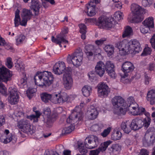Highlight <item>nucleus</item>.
Wrapping results in <instances>:
<instances>
[{"instance_id": "nucleus-50", "label": "nucleus", "mask_w": 155, "mask_h": 155, "mask_svg": "<svg viewBox=\"0 0 155 155\" xmlns=\"http://www.w3.org/2000/svg\"><path fill=\"white\" fill-rule=\"evenodd\" d=\"M26 80L25 78H21L18 81V84L19 87L21 88L25 87L26 85Z\"/></svg>"}, {"instance_id": "nucleus-43", "label": "nucleus", "mask_w": 155, "mask_h": 155, "mask_svg": "<svg viewBox=\"0 0 155 155\" xmlns=\"http://www.w3.org/2000/svg\"><path fill=\"white\" fill-rule=\"evenodd\" d=\"M53 68H70L68 67L66 68V65L64 62L62 61H59L54 65Z\"/></svg>"}, {"instance_id": "nucleus-6", "label": "nucleus", "mask_w": 155, "mask_h": 155, "mask_svg": "<svg viewBox=\"0 0 155 155\" xmlns=\"http://www.w3.org/2000/svg\"><path fill=\"white\" fill-rule=\"evenodd\" d=\"M16 127L27 134H32L35 132L33 126L28 120L25 119L17 120Z\"/></svg>"}, {"instance_id": "nucleus-2", "label": "nucleus", "mask_w": 155, "mask_h": 155, "mask_svg": "<svg viewBox=\"0 0 155 155\" xmlns=\"http://www.w3.org/2000/svg\"><path fill=\"white\" fill-rule=\"evenodd\" d=\"M84 105V103H81L80 105V107L79 106H77L74 109L73 111L67 119V124L63 129L62 134H69L74 130L75 122L82 119V113L81 109Z\"/></svg>"}, {"instance_id": "nucleus-63", "label": "nucleus", "mask_w": 155, "mask_h": 155, "mask_svg": "<svg viewBox=\"0 0 155 155\" xmlns=\"http://www.w3.org/2000/svg\"><path fill=\"white\" fill-rule=\"evenodd\" d=\"M44 155H57V154L51 150H48L45 151Z\"/></svg>"}, {"instance_id": "nucleus-7", "label": "nucleus", "mask_w": 155, "mask_h": 155, "mask_svg": "<svg viewBox=\"0 0 155 155\" xmlns=\"http://www.w3.org/2000/svg\"><path fill=\"white\" fill-rule=\"evenodd\" d=\"M59 92H54L52 94L46 92L40 94L41 100L45 103H47L50 101L52 103L55 104H59V102L58 101L59 99Z\"/></svg>"}, {"instance_id": "nucleus-53", "label": "nucleus", "mask_w": 155, "mask_h": 155, "mask_svg": "<svg viewBox=\"0 0 155 155\" xmlns=\"http://www.w3.org/2000/svg\"><path fill=\"white\" fill-rule=\"evenodd\" d=\"M151 50L150 48L149 47H146L144 48L143 53L141 54V55L146 56L147 55L150 54Z\"/></svg>"}, {"instance_id": "nucleus-49", "label": "nucleus", "mask_w": 155, "mask_h": 155, "mask_svg": "<svg viewBox=\"0 0 155 155\" xmlns=\"http://www.w3.org/2000/svg\"><path fill=\"white\" fill-rule=\"evenodd\" d=\"M103 127V125L101 124H95L91 127V129L94 131H96L100 130Z\"/></svg>"}, {"instance_id": "nucleus-39", "label": "nucleus", "mask_w": 155, "mask_h": 155, "mask_svg": "<svg viewBox=\"0 0 155 155\" xmlns=\"http://www.w3.org/2000/svg\"><path fill=\"white\" fill-rule=\"evenodd\" d=\"M37 89L35 88H29L26 91V94L28 98L30 99L35 94Z\"/></svg>"}, {"instance_id": "nucleus-47", "label": "nucleus", "mask_w": 155, "mask_h": 155, "mask_svg": "<svg viewBox=\"0 0 155 155\" xmlns=\"http://www.w3.org/2000/svg\"><path fill=\"white\" fill-rule=\"evenodd\" d=\"M153 0H142V4L144 7H150L153 2Z\"/></svg>"}, {"instance_id": "nucleus-1", "label": "nucleus", "mask_w": 155, "mask_h": 155, "mask_svg": "<svg viewBox=\"0 0 155 155\" xmlns=\"http://www.w3.org/2000/svg\"><path fill=\"white\" fill-rule=\"evenodd\" d=\"M114 108V114L118 115H124L132 106H134L137 104L134 101V98L130 97L125 102L124 99L120 96H116L111 100Z\"/></svg>"}, {"instance_id": "nucleus-9", "label": "nucleus", "mask_w": 155, "mask_h": 155, "mask_svg": "<svg viewBox=\"0 0 155 155\" xmlns=\"http://www.w3.org/2000/svg\"><path fill=\"white\" fill-rule=\"evenodd\" d=\"M9 95L8 97L9 103L12 105L15 104L19 101V96L17 90L14 87H11L8 89Z\"/></svg>"}, {"instance_id": "nucleus-24", "label": "nucleus", "mask_w": 155, "mask_h": 155, "mask_svg": "<svg viewBox=\"0 0 155 155\" xmlns=\"http://www.w3.org/2000/svg\"><path fill=\"white\" fill-rule=\"evenodd\" d=\"M147 100L150 105L155 104V90L151 89L148 91L146 97Z\"/></svg>"}, {"instance_id": "nucleus-48", "label": "nucleus", "mask_w": 155, "mask_h": 155, "mask_svg": "<svg viewBox=\"0 0 155 155\" xmlns=\"http://www.w3.org/2000/svg\"><path fill=\"white\" fill-rule=\"evenodd\" d=\"M150 28L145 25L144 24L141 25L140 27V30L141 32L145 34L148 33L150 30Z\"/></svg>"}, {"instance_id": "nucleus-13", "label": "nucleus", "mask_w": 155, "mask_h": 155, "mask_svg": "<svg viewBox=\"0 0 155 155\" xmlns=\"http://www.w3.org/2000/svg\"><path fill=\"white\" fill-rule=\"evenodd\" d=\"M97 93L99 97L103 98L107 97L110 92L108 86L104 83H100L98 85Z\"/></svg>"}, {"instance_id": "nucleus-42", "label": "nucleus", "mask_w": 155, "mask_h": 155, "mask_svg": "<svg viewBox=\"0 0 155 155\" xmlns=\"http://www.w3.org/2000/svg\"><path fill=\"white\" fill-rule=\"evenodd\" d=\"M0 94L5 96L7 95V89L5 86L0 82Z\"/></svg>"}, {"instance_id": "nucleus-46", "label": "nucleus", "mask_w": 155, "mask_h": 155, "mask_svg": "<svg viewBox=\"0 0 155 155\" xmlns=\"http://www.w3.org/2000/svg\"><path fill=\"white\" fill-rule=\"evenodd\" d=\"M123 13L120 11L116 12L114 14L115 20L119 21L123 19Z\"/></svg>"}, {"instance_id": "nucleus-15", "label": "nucleus", "mask_w": 155, "mask_h": 155, "mask_svg": "<svg viewBox=\"0 0 155 155\" xmlns=\"http://www.w3.org/2000/svg\"><path fill=\"white\" fill-rule=\"evenodd\" d=\"M100 28L108 29L112 28L113 25L112 22L108 18L104 16L100 17L97 24Z\"/></svg>"}, {"instance_id": "nucleus-37", "label": "nucleus", "mask_w": 155, "mask_h": 155, "mask_svg": "<svg viewBox=\"0 0 155 155\" xmlns=\"http://www.w3.org/2000/svg\"><path fill=\"white\" fill-rule=\"evenodd\" d=\"M104 49L107 53L109 57L112 55L114 53V48L112 46L109 45H106L104 47Z\"/></svg>"}, {"instance_id": "nucleus-51", "label": "nucleus", "mask_w": 155, "mask_h": 155, "mask_svg": "<svg viewBox=\"0 0 155 155\" xmlns=\"http://www.w3.org/2000/svg\"><path fill=\"white\" fill-rule=\"evenodd\" d=\"M122 68H134V67L131 62L126 61L122 64Z\"/></svg>"}, {"instance_id": "nucleus-28", "label": "nucleus", "mask_w": 155, "mask_h": 155, "mask_svg": "<svg viewBox=\"0 0 155 155\" xmlns=\"http://www.w3.org/2000/svg\"><path fill=\"white\" fill-rule=\"evenodd\" d=\"M143 24L149 27L150 28L154 27L153 19L152 17H149L142 22Z\"/></svg>"}, {"instance_id": "nucleus-3", "label": "nucleus", "mask_w": 155, "mask_h": 155, "mask_svg": "<svg viewBox=\"0 0 155 155\" xmlns=\"http://www.w3.org/2000/svg\"><path fill=\"white\" fill-rule=\"evenodd\" d=\"M54 79L52 73L46 71L37 72L34 77L35 85L41 88L50 85L53 82Z\"/></svg>"}, {"instance_id": "nucleus-59", "label": "nucleus", "mask_w": 155, "mask_h": 155, "mask_svg": "<svg viewBox=\"0 0 155 155\" xmlns=\"http://www.w3.org/2000/svg\"><path fill=\"white\" fill-rule=\"evenodd\" d=\"M22 18V20L20 21V22H19L20 25L23 26H25L27 24V21L29 20L24 17Z\"/></svg>"}, {"instance_id": "nucleus-14", "label": "nucleus", "mask_w": 155, "mask_h": 155, "mask_svg": "<svg viewBox=\"0 0 155 155\" xmlns=\"http://www.w3.org/2000/svg\"><path fill=\"white\" fill-rule=\"evenodd\" d=\"M12 75L8 68H0V81L7 83L11 80Z\"/></svg>"}, {"instance_id": "nucleus-23", "label": "nucleus", "mask_w": 155, "mask_h": 155, "mask_svg": "<svg viewBox=\"0 0 155 155\" xmlns=\"http://www.w3.org/2000/svg\"><path fill=\"white\" fill-rule=\"evenodd\" d=\"M41 5L38 0H32L30 8L35 12V15H38Z\"/></svg>"}, {"instance_id": "nucleus-31", "label": "nucleus", "mask_w": 155, "mask_h": 155, "mask_svg": "<svg viewBox=\"0 0 155 155\" xmlns=\"http://www.w3.org/2000/svg\"><path fill=\"white\" fill-rule=\"evenodd\" d=\"M135 105L133 106L132 105V107L128 109L127 111L128 113L130 114L133 115H138L139 114L138 113V105L137 104H135Z\"/></svg>"}, {"instance_id": "nucleus-52", "label": "nucleus", "mask_w": 155, "mask_h": 155, "mask_svg": "<svg viewBox=\"0 0 155 155\" xmlns=\"http://www.w3.org/2000/svg\"><path fill=\"white\" fill-rule=\"evenodd\" d=\"M151 119L150 118H145L143 120V126L146 128H147L150 125L151 122Z\"/></svg>"}, {"instance_id": "nucleus-61", "label": "nucleus", "mask_w": 155, "mask_h": 155, "mask_svg": "<svg viewBox=\"0 0 155 155\" xmlns=\"http://www.w3.org/2000/svg\"><path fill=\"white\" fill-rule=\"evenodd\" d=\"M102 67H105V65L102 61H99L97 62L95 68H102Z\"/></svg>"}, {"instance_id": "nucleus-40", "label": "nucleus", "mask_w": 155, "mask_h": 155, "mask_svg": "<svg viewBox=\"0 0 155 155\" xmlns=\"http://www.w3.org/2000/svg\"><path fill=\"white\" fill-rule=\"evenodd\" d=\"M110 149L113 153L116 152L118 153L121 150V147L118 144H113Z\"/></svg>"}, {"instance_id": "nucleus-33", "label": "nucleus", "mask_w": 155, "mask_h": 155, "mask_svg": "<svg viewBox=\"0 0 155 155\" xmlns=\"http://www.w3.org/2000/svg\"><path fill=\"white\" fill-rule=\"evenodd\" d=\"M112 143V141L110 140L102 143L98 148L100 151L103 152L105 151L109 145Z\"/></svg>"}, {"instance_id": "nucleus-11", "label": "nucleus", "mask_w": 155, "mask_h": 155, "mask_svg": "<svg viewBox=\"0 0 155 155\" xmlns=\"http://www.w3.org/2000/svg\"><path fill=\"white\" fill-rule=\"evenodd\" d=\"M59 99L57 100L59 102V104H62L64 103L67 102H71L74 100L76 97L75 94H72L69 95L64 92H59Z\"/></svg>"}, {"instance_id": "nucleus-34", "label": "nucleus", "mask_w": 155, "mask_h": 155, "mask_svg": "<svg viewBox=\"0 0 155 155\" xmlns=\"http://www.w3.org/2000/svg\"><path fill=\"white\" fill-rule=\"evenodd\" d=\"M20 11L17 9L15 13V18L14 19V24L15 27H18L20 25L19 22L21 19L19 15Z\"/></svg>"}, {"instance_id": "nucleus-29", "label": "nucleus", "mask_w": 155, "mask_h": 155, "mask_svg": "<svg viewBox=\"0 0 155 155\" xmlns=\"http://www.w3.org/2000/svg\"><path fill=\"white\" fill-rule=\"evenodd\" d=\"M33 14L30 10L24 8L22 10L21 17H24L30 20L32 17Z\"/></svg>"}, {"instance_id": "nucleus-45", "label": "nucleus", "mask_w": 155, "mask_h": 155, "mask_svg": "<svg viewBox=\"0 0 155 155\" xmlns=\"http://www.w3.org/2000/svg\"><path fill=\"white\" fill-rule=\"evenodd\" d=\"M106 71L107 72L108 74L111 78H115L116 74L114 68H107Z\"/></svg>"}, {"instance_id": "nucleus-38", "label": "nucleus", "mask_w": 155, "mask_h": 155, "mask_svg": "<svg viewBox=\"0 0 155 155\" xmlns=\"http://www.w3.org/2000/svg\"><path fill=\"white\" fill-rule=\"evenodd\" d=\"M133 30L129 26H127L122 35V37L124 38L130 36L132 34Z\"/></svg>"}, {"instance_id": "nucleus-36", "label": "nucleus", "mask_w": 155, "mask_h": 155, "mask_svg": "<svg viewBox=\"0 0 155 155\" xmlns=\"http://www.w3.org/2000/svg\"><path fill=\"white\" fill-rule=\"evenodd\" d=\"M122 134L119 130H114V133L112 134L111 138L114 140H119L121 138Z\"/></svg>"}, {"instance_id": "nucleus-54", "label": "nucleus", "mask_w": 155, "mask_h": 155, "mask_svg": "<svg viewBox=\"0 0 155 155\" xmlns=\"http://www.w3.org/2000/svg\"><path fill=\"white\" fill-rule=\"evenodd\" d=\"M5 64L8 68H12L13 67V63L12 62V59L11 58H7Z\"/></svg>"}, {"instance_id": "nucleus-32", "label": "nucleus", "mask_w": 155, "mask_h": 155, "mask_svg": "<svg viewBox=\"0 0 155 155\" xmlns=\"http://www.w3.org/2000/svg\"><path fill=\"white\" fill-rule=\"evenodd\" d=\"M91 87L88 85L84 86L82 89V91L84 96L85 97L89 96L92 92Z\"/></svg>"}, {"instance_id": "nucleus-5", "label": "nucleus", "mask_w": 155, "mask_h": 155, "mask_svg": "<svg viewBox=\"0 0 155 155\" xmlns=\"http://www.w3.org/2000/svg\"><path fill=\"white\" fill-rule=\"evenodd\" d=\"M83 53L81 48L77 50L71 55H69L67 58V62L72 63L76 67H78L82 64Z\"/></svg>"}, {"instance_id": "nucleus-41", "label": "nucleus", "mask_w": 155, "mask_h": 155, "mask_svg": "<svg viewBox=\"0 0 155 155\" xmlns=\"http://www.w3.org/2000/svg\"><path fill=\"white\" fill-rule=\"evenodd\" d=\"M70 68H53V72L56 74L60 75L63 73H65L66 70Z\"/></svg>"}, {"instance_id": "nucleus-19", "label": "nucleus", "mask_w": 155, "mask_h": 155, "mask_svg": "<svg viewBox=\"0 0 155 155\" xmlns=\"http://www.w3.org/2000/svg\"><path fill=\"white\" fill-rule=\"evenodd\" d=\"M51 40L52 42L58 44L61 47H62L61 44L64 45V48L66 47L65 45L68 44V41L65 39L62 35H59L57 36V38H55L54 36L51 38Z\"/></svg>"}, {"instance_id": "nucleus-25", "label": "nucleus", "mask_w": 155, "mask_h": 155, "mask_svg": "<svg viewBox=\"0 0 155 155\" xmlns=\"http://www.w3.org/2000/svg\"><path fill=\"white\" fill-rule=\"evenodd\" d=\"M93 2L90 1V3L86 6V10L87 15L90 16H94L96 14L95 11V5L92 4Z\"/></svg>"}, {"instance_id": "nucleus-62", "label": "nucleus", "mask_w": 155, "mask_h": 155, "mask_svg": "<svg viewBox=\"0 0 155 155\" xmlns=\"http://www.w3.org/2000/svg\"><path fill=\"white\" fill-rule=\"evenodd\" d=\"M100 151L98 149L90 151L89 155H98Z\"/></svg>"}, {"instance_id": "nucleus-58", "label": "nucleus", "mask_w": 155, "mask_h": 155, "mask_svg": "<svg viewBox=\"0 0 155 155\" xmlns=\"http://www.w3.org/2000/svg\"><path fill=\"white\" fill-rule=\"evenodd\" d=\"M88 22L92 24H95L99 26V25L97 24L98 22V20L97 21L96 18H88L87 19Z\"/></svg>"}, {"instance_id": "nucleus-10", "label": "nucleus", "mask_w": 155, "mask_h": 155, "mask_svg": "<svg viewBox=\"0 0 155 155\" xmlns=\"http://www.w3.org/2000/svg\"><path fill=\"white\" fill-rule=\"evenodd\" d=\"M63 81L64 87L66 89H69L72 87L73 81L70 69L66 70V71L64 74Z\"/></svg>"}, {"instance_id": "nucleus-4", "label": "nucleus", "mask_w": 155, "mask_h": 155, "mask_svg": "<svg viewBox=\"0 0 155 155\" xmlns=\"http://www.w3.org/2000/svg\"><path fill=\"white\" fill-rule=\"evenodd\" d=\"M131 10L133 14V16L131 17L129 15L128 18L132 23H138L141 22L143 19L142 14L144 13L143 9L138 5L133 4L131 5Z\"/></svg>"}, {"instance_id": "nucleus-16", "label": "nucleus", "mask_w": 155, "mask_h": 155, "mask_svg": "<svg viewBox=\"0 0 155 155\" xmlns=\"http://www.w3.org/2000/svg\"><path fill=\"white\" fill-rule=\"evenodd\" d=\"M133 68H121L120 71L123 73H120L121 77V81L124 84H127L130 83L131 81L128 76L131 72L133 71Z\"/></svg>"}, {"instance_id": "nucleus-60", "label": "nucleus", "mask_w": 155, "mask_h": 155, "mask_svg": "<svg viewBox=\"0 0 155 155\" xmlns=\"http://www.w3.org/2000/svg\"><path fill=\"white\" fill-rule=\"evenodd\" d=\"M138 155H149V152L146 149H141L140 150Z\"/></svg>"}, {"instance_id": "nucleus-30", "label": "nucleus", "mask_w": 155, "mask_h": 155, "mask_svg": "<svg viewBox=\"0 0 155 155\" xmlns=\"http://www.w3.org/2000/svg\"><path fill=\"white\" fill-rule=\"evenodd\" d=\"M95 49L93 45H88L85 47V52L87 56H91L94 53Z\"/></svg>"}, {"instance_id": "nucleus-55", "label": "nucleus", "mask_w": 155, "mask_h": 155, "mask_svg": "<svg viewBox=\"0 0 155 155\" xmlns=\"http://www.w3.org/2000/svg\"><path fill=\"white\" fill-rule=\"evenodd\" d=\"M106 41V38H102L99 40H97L95 41V43L98 46L102 45Z\"/></svg>"}, {"instance_id": "nucleus-57", "label": "nucleus", "mask_w": 155, "mask_h": 155, "mask_svg": "<svg viewBox=\"0 0 155 155\" xmlns=\"http://www.w3.org/2000/svg\"><path fill=\"white\" fill-rule=\"evenodd\" d=\"M114 63L111 61H107L105 68H114Z\"/></svg>"}, {"instance_id": "nucleus-56", "label": "nucleus", "mask_w": 155, "mask_h": 155, "mask_svg": "<svg viewBox=\"0 0 155 155\" xmlns=\"http://www.w3.org/2000/svg\"><path fill=\"white\" fill-rule=\"evenodd\" d=\"M80 28V32L81 33L86 32L87 27L84 24H81L79 25Z\"/></svg>"}, {"instance_id": "nucleus-26", "label": "nucleus", "mask_w": 155, "mask_h": 155, "mask_svg": "<svg viewBox=\"0 0 155 155\" xmlns=\"http://www.w3.org/2000/svg\"><path fill=\"white\" fill-rule=\"evenodd\" d=\"M120 127L124 132L127 134H129L133 130L131 126V124H130L127 122H122L121 124Z\"/></svg>"}, {"instance_id": "nucleus-22", "label": "nucleus", "mask_w": 155, "mask_h": 155, "mask_svg": "<svg viewBox=\"0 0 155 155\" xmlns=\"http://www.w3.org/2000/svg\"><path fill=\"white\" fill-rule=\"evenodd\" d=\"M33 111L35 113V115L32 114L30 115H28L26 116V118L32 121L34 123L37 122L41 113L39 110H37V108L35 107H33Z\"/></svg>"}, {"instance_id": "nucleus-12", "label": "nucleus", "mask_w": 155, "mask_h": 155, "mask_svg": "<svg viewBox=\"0 0 155 155\" xmlns=\"http://www.w3.org/2000/svg\"><path fill=\"white\" fill-rule=\"evenodd\" d=\"M129 49H130L129 54H135L141 51L140 44L139 41L136 39H133L129 41Z\"/></svg>"}, {"instance_id": "nucleus-20", "label": "nucleus", "mask_w": 155, "mask_h": 155, "mask_svg": "<svg viewBox=\"0 0 155 155\" xmlns=\"http://www.w3.org/2000/svg\"><path fill=\"white\" fill-rule=\"evenodd\" d=\"M12 138V134L9 132L8 130H5L4 134L0 137V140L2 142L6 144L11 141Z\"/></svg>"}, {"instance_id": "nucleus-44", "label": "nucleus", "mask_w": 155, "mask_h": 155, "mask_svg": "<svg viewBox=\"0 0 155 155\" xmlns=\"http://www.w3.org/2000/svg\"><path fill=\"white\" fill-rule=\"evenodd\" d=\"M111 129L112 127H108L107 128L104 129L103 131L101 133V135L103 137H107L110 133Z\"/></svg>"}, {"instance_id": "nucleus-35", "label": "nucleus", "mask_w": 155, "mask_h": 155, "mask_svg": "<svg viewBox=\"0 0 155 155\" xmlns=\"http://www.w3.org/2000/svg\"><path fill=\"white\" fill-rule=\"evenodd\" d=\"M26 37L23 35L20 34L18 35L16 39V44L17 45L23 43L26 41Z\"/></svg>"}, {"instance_id": "nucleus-27", "label": "nucleus", "mask_w": 155, "mask_h": 155, "mask_svg": "<svg viewBox=\"0 0 155 155\" xmlns=\"http://www.w3.org/2000/svg\"><path fill=\"white\" fill-rule=\"evenodd\" d=\"M88 118L90 120H94L96 119L98 114V112L96 108H91L90 110L87 111Z\"/></svg>"}, {"instance_id": "nucleus-17", "label": "nucleus", "mask_w": 155, "mask_h": 155, "mask_svg": "<svg viewBox=\"0 0 155 155\" xmlns=\"http://www.w3.org/2000/svg\"><path fill=\"white\" fill-rule=\"evenodd\" d=\"M43 114L44 122L46 124L48 127L51 126L53 120L50 115V109L48 107L44 109L43 110Z\"/></svg>"}, {"instance_id": "nucleus-21", "label": "nucleus", "mask_w": 155, "mask_h": 155, "mask_svg": "<svg viewBox=\"0 0 155 155\" xmlns=\"http://www.w3.org/2000/svg\"><path fill=\"white\" fill-rule=\"evenodd\" d=\"M143 120L139 118H135L132 120L131 123V126L134 130H138L143 127Z\"/></svg>"}, {"instance_id": "nucleus-8", "label": "nucleus", "mask_w": 155, "mask_h": 155, "mask_svg": "<svg viewBox=\"0 0 155 155\" xmlns=\"http://www.w3.org/2000/svg\"><path fill=\"white\" fill-rule=\"evenodd\" d=\"M116 47L119 50L120 53H122V55H125L129 54L130 49L129 46V41L126 39H124L122 41L117 42L115 44Z\"/></svg>"}, {"instance_id": "nucleus-18", "label": "nucleus", "mask_w": 155, "mask_h": 155, "mask_svg": "<svg viewBox=\"0 0 155 155\" xmlns=\"http://www.w3.org/2000/svg\"><path fill=\"white\" fill-rule=\"evenodd\" d=\"M95 71H91L88 74L89 80L92 82L96 80L95 72L100 77L102 76L105 72L104 68H95Z\"/></svg>"}, {"instance_id": "nucleus-64", "label": "nucleus", "mask_w": 155, "mask_h": 155, "mask_svg": "<svg viewBox=\"0 0 155 155\" xmlns=\"http://www.w3.org/2000/svg\"><path fill=\"white\" fill-rule=\"evenodd\" d=\"M150 42L152 47L155 49V35H153L151 38Z\"/></svg>"}]
</instances>
